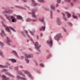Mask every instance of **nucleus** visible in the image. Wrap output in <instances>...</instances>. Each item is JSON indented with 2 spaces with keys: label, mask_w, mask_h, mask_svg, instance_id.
Segmentation results:
<instances>
[{
  "label": "nucleus",
  "mask_w": 80,
  "mask_h": 80,
  "mask_svg": "<svg viewBox=\"0 0 80 80\" xmlns=\"http://www.w3.org/2000/svg\"><path fill=\"white\" fill-rule=\"evenodd\" d=\"M51 13V18H53V16H52V11H50Z\"/></svg>",
  "instance_id": "28"
},
{
  "label": "nucleus",
  "mask_w": 80,
  "mask_h": 80,
  "mask_svg": "<svg viewBox=\"0 0 80 80\" xmlns=\"http://www.w3.org/2000/svg\"><path fill=\"white\" fill-rule=\"evenodd\" d=\"M2 24L3 27H4V28H6V29L7 30V31H8V32H10V29H9V28L6 27V26L5 25L3 22H2Z\"/></svg>",
  "instance_id": "6"
},
{
  "label": "nucleus",
  "mask_w": 80,
  "mask_h": 80,
  "mask_svg": "<svg viewBox=\"0 0 80 80\" xmlns=\"http://www.w3.org/2000/svg\"><path fill=\"white\" fill-rule=\"evenodd\" d=\"M32 41V39H31Z\"/></svg>",
  "instance_id": "63"
},
{
  "label": "nucleus",
  "mask_w": 80,
  "mask_h": 80,
  "mask_svg": "<svg viewBox=\"0 0 80 80\" xmlns=\"http://www.w3.org/2000/svg\"><path fill=\"white\" fill-rule=\"evenodd\" d=\"M44 10H49V8H45L44 9Z\"/></svg>",
  "instance_id": "40"
},
{
  "label": "nucleus",
  "mask_w": 80,
  "mask_h": 80,
  "mask_svg": "<svg viewBox=\"0 0 80 80\" xmlns=\"http://www.w3.org/2000/svg\"><path fill=\"white\" fill-rule=\"evenodd\" d=\"M13 68V67H10V69H12Z\"/></svg>",
  "instance_id": "52"
},
{
  "label": "nucleus",
  "mask_w": 80,
  "mask_h": 80,
  "mask_svg": "<svg viewBox=\"0 0 80 80\" xmlns=\"http://www.w3.org/2000/svg\"><path fill=\"white\" fill-rule=\"evenodd\" d=\"M40 37H43V34H41Z\"/></svg>",
  "instance_id": "47"
},
{
  "label": "nucleus",
  "mask_w": 80,
  "mask_h": 80,
  "mask_svg": "<svg viewBox=\"0 0 80 80\" xmlns=\"http://www.w3.org/2000/svg\"><path fill=\"white\" fill-rule=\"evenodd\" d=\"M22 76L23 77H25V75H23Z\"/></svg>",
  "instance_id": "57"
},
{
  "label": "nucleus",
  "mask_w": 80,
  "mask_h": 80,
  "mask_svg": "<svg viewBox=\"0 0 80 80\" xmlns=\"http://www.w3.org/2000/svg\"><path fill=\"white\" fill-rule=\"evenodd\" d=\"M50 8L51 9H52V10H55V7L54 6H53V5L50 6Z\"/></svg>",
  "instance_id": "21"
},
{
  "label": "nucleus",
  "mask_w": 80,
  "mask_h": 80,
  "mask_svg": "<svg viewBox=\"0 0 80 80\" xmlns=\"http://www.w3.org/2000/svg\"><path fill=\"white\" fill-rule=\"evenodd\" d=\"M2 54H3V53H2V52L0 51V55H2Z\"/></svg>",
  "instance_id": "41"
},
{
  "label": "nucleus",
  "mask_w": 80,
  "mask_h": 80,
  "mask_svg": "<svg viewBox=\"0 0 80 80\" xmlns=\"http://www.w3.org/2000/svg\"><path fill=\"white\" fill-rule=\"evenodd\" d=\"M57 12H58V13H60V11L58 10H57Z\"/></svg>",
  "instance_id": "46"
},
{
  "label": "nucleus",
  "mask_w": 80,
  "mask_h": 80,
  "mask_svg": "<svg viewBox=\"0 0 80 80\" xmlns=\"http://www.w3.org/2000/svg\"><path fill=\"white\" fill-rule=\"evenodd\" d=\"M26 21L28 22H31V21H32V22H37V19L32 20L30 18H28L26 19Z\"/></svg>",
  "instance_id": "4"
},
{
  "label": "nucleus",
  "mask_w": 80,
  "mask_h": 80,
  "mask_svg": "<svg viewBox=\"0 0 80 80\" xmlns=\"http://www.w3.org/2000/svg\"><path fill=\"white\" fill-rule=\"evenodd\" d=\"M31 1L34 6H37V3H35V1L34 0H31Z\"/></svg>",
  "instance_id": "16"
},
{
  "label": "nucleus",
  "mask_w": 80,
  "mask_h": 80,
  "mask_svg": "<svg viewBox=\"0 0 80 80\" xmlns=\"http://www.w3.org/2000/svg\"><path fill=\"white\" fill-rule=\"evenodd\" d=\"M12 11H10L9 10H8L7 11H5V12H3V13H12Z\"/></svg>",
  "instance_id": "15"
},
{
  "label": "nucleus",
  "mask_w": 80,
  "mask_h": 80,
  "mask_svg": "<svg viewBox=\"0 0 80 80\" xmlns=\"http://www.w3.org/2000/svg\"><path fill=\"white\" fill-rule=\"evenodd\" d=\"M71 6H73V3H71Z\"/></svg>",
  "instance_id": "48"
},
{
  "label": "nucleus",
  "mask_w": 80,
  "mask_h": 80,
  "mask_svg": "<svg viewBox=\"0 0 80 80\" xmlns=\"http://www.w3.org/2000/svg\"><path fill=\"white\" fill-rule=\"evenodd\" d=\"M21 58H24V57L23 56V57H21Z\"/></svg>",
  "instance_id": "55"
},
{
  "label": "nucleus",
  "mask_w": 80,
  "mask_h": 80,
  "mask_svg": "<svg viewBox=\"0 0 80 80\" xmlns=\"http://www.w3.org/2000/svg\"><path fill=\"white\" fill-rule=\"evenodd\" d=\"M22 35H23V36H24L25 37H26V36H25V34H23V33H22Z\"/></svg>",
  "instance_id": "53"
},
{
  "label": "nucleus",
  "mask_w": 80,
  "mask_h": 80,
  "mask_svg": "<svg viewBox=\"0 0 80 80\" xmlns=\"http://www.w3.org/2000/svg\"><path fill=\"white\" fill-rule=\"evenodd\" d=\"M12 53H14L15 55H16V56H17H17H18V55L17 54V52H16V51H13L12 52Z\"/></svg>",
  "instance_id": "23"
},
{
  "label": "nucleus",
  "mask_w": 80,
  "mask_h": 80,
  "mask_svg": "<svg viewBox=\"0 0 80 80\" xmlns=\"http://www.w3.org/2000/svg\"><path fill=\"white\" fill-rule=\"evenodd\" d=\"M65 13L67 15L68 18H70V17H71V14L68 12H66Z\"/></svg>",
  "instance_id": "18"
},
{
  "label": "nucleus",
  "mask_w": 80,
  "mask_h": 80,
  "mask_svg": "<svg viewBox=\"0 0 80 80\" xmlns=\"http://www.w3.org/2000/svg\"><path fill=\"white\" fill-rule=\"evenodd\" d=\"M72 17H73V18H75L76 19L78 18V17L77 16H76L73 15Z\"/></svg>",
  "instance_id": "26"
},
{
  "label": "nucleus",
  "mask_w": 80,
  "mask_h": 80,
  "mask_svg": "<svg viewBox=\"0 0 80 80\" xmlns=\"http://www.w3.org/2000/svg\"><path fill=\"white\" fill-rule=\"evenodd\" d=\"M57 2L59 3H60V2H61V0H57Z\"/></svg>",
  "instance_id": "34"
},
{
  "label": "nucleus",
  "mask_w": 80,
  "mask_h": 80,
  "mask_svg": "<svg viewBox=\"0 0 80 80\" xmlns=\"http://www.w3.org/2000/svg\"><path fill=\"white\" fill-rule=\"evenodd\" d=\"M5 67V66L2 65H0V68H4Z\"/></svg>",
  "instance_id": "36"
},
{
  "label": "nucleus",
  "mask_w": 80,
  "mask_h": 80,
  "mask_svg": "<svg viewBox=\"0 0 80 80\" xmlns=\"http://www.w3.org/2000/svg\"><path fill=\"white\" fill-rule=\"evenodd\" d=\"M7 65H9L10 64H8Z\"/></svg>",
  "instance_id": "59"
},
{
  "label": "nucleus",
  "mask_w": 80,
  "mask_h": 80,
  "mask_svg": "<svg viewBox=\"0 0 80 80\" xmlns=\"http://www.w3.org/2000/svg\"><path fill=\"white\" fill-rule=\"evenodd\" d=\"M29 32L31 34V35H32V36H33V35H34V34H33V32L31 31H30Z\"/></svg>",
  "instance_id": "27"
},
{
  "label": "nucleus",
  "mask_w": 80,
  "mask_h": 80,
  "mask_svg": "<svg viewBox=\"0 0 80 80\" xmlns=\"http://www.w3.org/2000/svg\"><path fill=\"white\" fill-rule=\"evenodd\" d=\"M41 22H42V23H45L44 22V20H43V19H42L41 20H40Z\"/></svg>",
  "instance_id": "29"
},
{
  "label": "nucleus",
  "mask_w": 80,
  "mask_h": 80,
  "mask_svg": "<svg viewBox=\"0 0 80 80\" xmlns=\"http://www.w3.org/2000/svg\"><path fill=\"white\" fill-rule=\"evenodd\" d=\"M62 15H63V17H64L65 16V14H64L63 13H62Z\"/></svg>",
  "instance_id": "43"
},
{
  "label": "nucleus",
  "mask_w": 80,
  "mask_h": 80,
  "mask_svg": "<svg viewBox=\"0 0 80 80\" xmlns=\"http://www.w3.org/2000/svg\"><path fill=\"white\" fill-rule=\"evenodd\" d=\"M0 45H3V43L2 42H0Z\"/></svg>",
  "instance_id": "38"
},
{
  "label": "nucleus",
  "mask_w": 80,
  "mask_h": 80,
  "mask_svg": "<svg viewBox=\"0 0 80 80\" xmlns=\"http://www.w3.org/2000/svg\"><path fill=\"white\" fill-rule=\"evenodd\" d=\"M57 23L58 25H61L62 24V22L61 20L59 18L57 19Z\"/></svg>",
  "instance_id": "9"
},
{
  "label": "nucleus",
  "mask_w": 80,
  "mask_h": 80,
  "mask_svg": "<svg viewBox=\"0 0 80 80\" xmlns=\"http://www.w3.org/2000/svg\"><path fill=\"white\" fill-rule=\"evenodd\" d=\"M34 13H35V11H32L31 13V14H32V17H33V18H37V16H36V15L35 14H34Z\"/></svg>",
  "instance_id": "10"
},
{
  "label": "nucleus",
  "mask_w": 80,
  "mask_h": 80,
  "mask_svg": "<svg viewBox=\"0 0 80 80\" xmlns=\"http://www.w3.org/2000/svg\"><path fill=\"white\" fill-rule=\"evenodd\" d=\"M25 60L27 62V63H29V60L28 59H25Z\"/></svg>",
  "instance_id": "37"
},
{
  "label": "nucleus",
  "mask_w": 80,
  "mask_h": 80,
  "mask_svg": "<svg viewBox=\"0 0 80 80\" xmlns=\"http://www.w3.org/2000/svg\"><path fill=\"white\" fill-rule=\"evenodd\" d=\"M2 72H5L7 71V70L5 69H4L3 70H2Z\"/></svg>",
  "instance_id": "32"
},
{
  "label": "nucleus",
  "mask_w": 80,
  "mask_h": 80,
  "mask_svg": "<svg viewBox=\"0 0 80 80\" xmlns=\"http://www.w3.org/2000/svg\"><path fill=\"white\" fill-rule=\"evenodd\" d=\"M36 65H37H37H38V64H37V63H36Z\"/></svg>",
  "instance_id": "56"
},
{
  "label": "nucleus",
  "mask_w": 80,
  "mask_h": 80,
  "mask_svg": "<svg viewBox=\"0 0 80 80\" xmlns=\"http://www.w3.org/2000/svg\"><path fill=\"white\" fill-rule=\"evenodd\" d=\"M25 33H27V34L28 33V31L27 30H25Z\"/></svg>",
  "instance_id": "45"
},
{
  "label": "nucleus",
  "mask_w": 80,
  "mask_h": 80,
  "mask_svg": "<svg viewBox=\"0 0 80 80\" xmlns=\"http://www.w3.org/2000/svg\"><path fill=\"white\" fill-rule=\"evenodd\" d=\"M1 35V36H2V37H4V36L5 37L6 36L5 34V32H4V31H2Z\"/></svg>",
  "instance_id": "17"
},
{
  "label": "nucleus",
  "mask_w": 80,
  "mask_h": 80,
  "mask_svg": "<svg viewBox=\"0 0 80 80\" xmlns=\"http://www.w3.org/2000/svg\"><path fill=\"white\" fill-rule=\"evenodd\" d=\"M65 32H67L66 31V30H65Z\"/></svg>",
  "instance_id": "62"
},
{
  "label": "nucleus",
  "mask_w": 80,
  "mask_h": 80,
  "mask_svg": "<svg viewBox=\"0 0 80 80\" xmlns=\"http://www.w3.org/2000/svg\"><path fill=\"white\" fill-rule=\"evenodd\" d=\"M74 2H77V0H73Z\"/></svg>",
  "instance_id": "42"
},
{
  "label": "nucleus",
  "mask_w": 80,
  "mask_h": 80,
  "mask_svg": "<svg viewBox=\"0 0 80 80\" xmlns=\"http://www.w3.org/2000/svg\"><path fill=\"white\" fill-rule=\"evenodd\" d=\"M25 56L26 58H33V55L32 54H26Z\"/></svg>",
  "instance_id": "7"
},
{
  "label": "nucleus",
  "mask_w": 80,
  "mask_h": 80,
  "mask_svg": "<svg viewBox=\"0 0 80 80\" xmlns=\"http://www.w3.org/2000/svg\"><path fill=\"white\" fill-rule=\"evenodd\" d=\"M24 73H26L27 74V75H28V76L29 77H32V75H31V74H30V73H29L28 71L25 72Z\"/></svg>",
  "instance_id": "20"
},
{
  "label": "nucleus",
  "mask_w": 80,
  "mask_h": 80,
  "mask_svg": "<svg viewBox=\"0 0 80 80\" xmlns=\"http://www.w3.org/2000/svg\"><path fill=\"white\" fill-rule=\"evenodd\" d=\"M37 39H38V38H39V37H38V36H37Z\"/></svg>",
  "instance_id": "50"
},
{
  "label": "nucleus",
  "mask_w": 80,
  "mask_h": 80,
  "mask_svg": "<svg viewBox=\"0 0 80 80\" xmlns=\"http://www.w3.org/2000/svg\"><path fill=\"white\" fill-rule=\"evenodd\" d=\"M61 37H62V36L61 35V34L60 33L58 34L55 37H54V38L55 40H56L58 41L59 40V38Z\"/></svg>",
  "instance_id": "2"
},
{
  "label": "nucleus",
  "mask_w": 80,
  "mask_h": 80,
  "mask_svg": "<svg viewBox=\"0 0 80 80\" xmlns=\"http://www.w3.org/2000/svg\"><path fill=\"white\" fill-rule=\"evenodd\" d=\"M35 47L36 49H38L40 47H41V45H38V42H36L35 43Z\"/></svg>",
  "instance_id": "5"
},
{
  "label": "nucleus",
  "mask_w": 80,
  "mask_h": 80,
  "mask_svg": "<svg viewBox=\"0 0 80 80\" xmlns=\"http://www.w3.org/2000/svg\"><path fill=\"white\" fill-rule=\"evenodd\" d=\"M17 78L18 79H21V80H26L27 79L26 78H22L20 77L19 75H18L17 76Z\"/></svg>",
  "instance_id": "11"
},
{
  "label": "nucleus",
  "mask_w": 80,
  "mask_h": 80,
  "mask_svg": "<svg viewBox=\"0 0 80 80\" xmlns=\"http://www.w3.org/2000/svg\"><path fill=\"white\" fill-rule=\"evenodd\" d=\"M2 80H8L9 78H6L5 75H2Z\"/></svg>",
  "instance_id": "12"
},
{
  "label": "nucleus",
  "mask_w": 80,
  "mask_h": 80,
  "mask_svg": "<svg viewBox=\"0 0 80 80\" xmlns=\"http://www.w3.org/2000/svg\"><path fill=\"white\" fill-rule=\"evenodd\" d=\"M9 28L11 30H12V31H13V32H15L16 31L15 30V29H13V28H12V27H9Z\"/></svg>",
  "instance_id": "22"
},
{
  "label": "nucleus",
  "mask_w": 80,
  "mask_h": 80,
  "mask_svg": "<svg viewBox=\"0 0 80 80\" xmlns=\"http://www.w3.org/2000/svg\"><path fill=\"white\" fill-rule=\"evenodd\" d=\"M6 74H7V75H9V77H12V78H14V77H15V76H14L8 72L6 73Z\"/></svg>",
  "instance_id": "14"
},
{
  "label": "nucleus",
  "mask_w": 80,
  "mask_h": 80,
  "mask_svg": "<svg viewBox=\"0 0 80 80\" xmlns=\"http://www.w3.org/2000/svg\"><path fill=\"white\" fill-rule=\"evenodd\" d=\"M39 20H40V19H39Z\"/></svg>",
  "instance_id": "64"
},
{
  "label": "nucleus",
  "mask_w": 80,
  "mask_h": 80,
  "mask_svg": "<svg viewBox=\"0 0 80 80\" xmlns=\"http://www.w3.org/2000/svg\"><path fill=\"white\" fill-rule=\"evenodd\" d=\"M27 36L28 37H29V38H30V36H29V35L27 34Z\"/></svg>",
  "instance_id": "51"
},
{
  "label": "nucleus",
  "mask_w": 80,
  "mask_h": 80,
  "mask_svg": "<svg viewBox=\"0 0 80 80\" xmlns=\"http://www.w3.org/2000/svg\"><path fill=\"white\" fill-rule=\"evenodd\" d=\"M40 65L41 67H44V65L43 64H40Z\"/></svg>",
  "instance_id": "33"
},
{
  "label": "nucleus",
  "mask_w": 80,
  "mask_h": 80,
  "mask_svg": "<svg viewBox=\"0 0 80 80\" xmlns=\"http://www.w3.org/2000/svg\"><path fill=\"white\" fill-rule=\"evenodd\" d=\"M65 1L66 2H71L70 0H65Z\"/></svg>",
  "instance_id": "31"
},
{
  "label": "nucleus",
  "mask_w": 80,
  "mask_h": 80,
  "mask_svg": "<svg viewBox=\"0 0 80 80\" xmlns=\"http://www.w3.org/2000/svg\"><path fill=\"white\" fill-rule=\"evenodd\" d=\"M17 7L18 8H20V9H23V8L21 7L17 6Z\"/></svg>",
  "instance_id": "30"
},
{
  "label": "nucleus",
  "mask_w": 80,
  "mask_h": 80,
  "mask_svg": "<svg viewBox=\"0 0 80 80\" xmlns=\"http://www.w3.org/2000/svg\"><path fill=\"white\" fill-rule=\"evenodd\" d=\"M64 18V20L66 21V20H67V19L66 18Z\"/></svg>",
  "instance_id": "54"
},
{
  "label": "nucleus",
  "mask_w": 80,
  "mask_h": 80,
  "mask_svg": "<svg viewBox=\"0 0 80 80\" xmlns=\"http://www.w3.org/2000/svg\"><path fill=\"white\" fill-rule=\"evenodd\" d=\"M27 42H28V41H27Z\"/></svg>",
  "instance_id": "61"
},
{
  "label": "nucleus",
  "mask_w": 80,
  "mask_h": 80,
  "mask_svg": "<svg viewBox=\"0 0 80 80\" xmlns=\"http://www.w3.org/2000/svg\"><path fill=\"white\" fill-rule=\"evenodd\" d=\"M6 18L9 20H10V19L11 18L12 20V22H14L15 21V22L17 21V20H16V19H15V18H14V17H13L12 16H9V17L7 16V15H6Z\"/></svg>",
  "instance_id": "1"
},
{
  "label": "nucleus",
  "mask_w": 80,
  "mask_h": 80,
  "mask_svg": "<svg viewBox=\"0 0 80 80\" xmlns=\"http://www.w3.org/2000/svg\"><path fill=\"white\" fill-rule=\"evenodd\" d=\"M9 60L10 61H11V62H12V63H15L16 62V60L15 59H9Z\"/></svg>",
  "instance_id": "19"
},
{
  "label": "nucleus",
  "mask_w": 80,
  "mask_h": 80,
  "mask_svg": "<svg viewBox=\"0 0 80 80\" xmlns=\"http://www.w3.org/2000/svg\"><path fill=\"white\" fill-rule=\"evenodd\" d=\"M22 1L24 2H27V0H22Z\"/></svg>",
  "instance_id": "44"
},
{
  "label": "nucleus",
  "mask_w": 80,
  "mask_h": 80,
  "mask_svg": "<svg viewBox=\"0 0 80 80\" xmlns=\"http://www.w3.org/2000/svg\"><path fill=\"white\" fill-rule=\"evenodd\" d=\"M7 43L8 44H9V45H11V44L12 43V42H11V41L9 39V38L7 37Z\"/></svg>",
  "instance_id": "8"
},
{
  "label": "nucleus",
  "mask_w": 80,
  "mask_h": 80,
  "mask_svg": "<svg viewBox=\"0 0 80 80\" xmlns=\"http://www.w3.org/2000/svg\"><path fill=\"white\" fill-rule=\"evenodd\" d=\"M17 18H18L19 19H22V16H18Z\"/></svg>",
  "instance_id": "25"
},
{
  "label": "nucleus",
  "mask_w": 80,
  "mask_h": 80,
  "mask_svg": "<svg viewBox=\"0 0 80 80\" xmlns=\"http://www.w3.org/2000/svg\"><path fill=\"white\" fill-rule=\"evenodd\" d=\"M58 6H59V5H58V4H57V5L56 6V7H58Z\"/></svg>",
  "instance_id": "49"
},
{
  "label": "nucleus",
  "mask_w": 80,
  "mask_h": 80,
  "mask_svg": "<svg viewBox=\"0 0 80 80\" xmlns=\"http://www.w3.org/2000/svg\"><path fill=\"white\" fill-rule=\"evenodd\" d=\"M18 67H16L15 68V70H18Z\"/></svg>",
  "instance_id": "39"
},
{
  "label": "nucleus",
  "mask_w": 80,
  "mask_h": 80,
  "mask_svg": "<svg viewBox=\"0 0 80 80\" xmlns=\"http://www.w3.org/2000/svg\"><path fill=\"white\" fill-rule=\"evenodd\" d=\"M20 68H22V66H20Z\"/></svg>",
  "instance_id": "58"
},
{
  "label": "nucleus",
  "mask_w": 80,
  "mask_h": 80,
  "mask_svg": "<svg viewBox=\"0 0 80 80\" xmlns=\"http://www.w3.org/2000/svg\"><path fill=\"white\" fill-rule=\"evenodd\" d=\"M47 43L48 44H50V45H52L53 43V40H52V38L50 37L49 39L47 41Z\"/></svg>",
  "instance_id": "3"
},
{
  "label": "nucleus",
  "mask_w": 80,
  "mask_h": 80,
  "mask_svg": "<svg viewBox=\"0 0 80 80\" xmlns=\"http://www.w3.org/2000/svg\"><path fill=\"white\" fill-rule=\"evenodd\" d=\"M38 1L42 3H44L45 2V1H44V0H38Z\"/></svg>",
  "instance_id": "24"
},
{
  "label": "nucleus",
  "mask_w": 80,
  "mask_h": 80,
  "mask_svg": "<svg viewBox=\"0 0 80 80\" xmlns=\"http://www.w3.org/2000/svg\"><path fill=\"white\" fill-rule=\"evenodd\" d=\"M39 30L40 31H42V30L43 31H45V26L42 27V28H40Z\"/></svg>",
  "instance_id": "13"
},
{
  "label": "nucleus",
  "mask_w": 80,
  "mask_h": 80,
  "mask_svg": "<svg viewBox=\"0 0 80 80\" xmlns=\"http://www.w3.org/2000/svg\"><path fill=\"white\" fill-rule=\"evenodd\" d=\"M68 25H69V26H72V24L71 22H69Z\"/></svg>",
  "instance_id": "35"
},
{
  "label": "nucleus",
  "mask_w": 80,
  "mask_h": 80,
  "mask_svg": "<svg viewBox=\"0 0 80 80\" xmlns=\"http://www.w3.org/2000/svg\"><path fill=\"white\" fill-rule=\"evenodd\" d=\"M20 74H21V75H23V74H22V73Z\"/></svg>",
  "instance_id": "60"
}]
</instances>
